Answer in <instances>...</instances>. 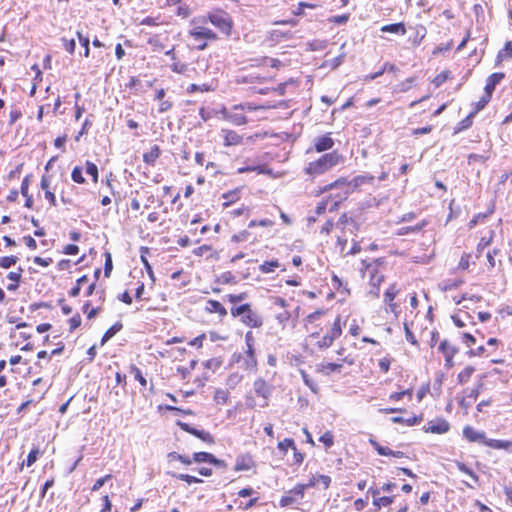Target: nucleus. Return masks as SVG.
Wrapping results in <instances>:
<instances>
[{"instance_id":"nucleus-1","label":"nucleus","mask_w":512,"mask_h":512,"mask_svg":"<svg viewBox=\"0 0 512 512\" xmlns=\"http://www.w3.org/2000/svg\"><path fill=\"white\" fill-rule=\"evenodd\" d=\"M374 180V177L369 174L365 175H358L354 177L351 181H347L345 178H340L336 180L335 182L327 185L324 190H341L339 193L335 195L336 200L334 203L330 206V211H333L337 208L338 204L345 200L349 194L354 192L356 189H358L360 186L364 184H372Z\"/></svg>"},{"instance_id":"nucleus-2","label":"nucleus","mask_w":512,"mask_h":512,"mask_svg":"<svg viewBox=\"0 0 512 512\" xmlns=\"http://www.w3.org/2000/svg\"><path fill=\"white\" fill-rule=\"evenodd\" d=\"M342 161V157L337 152H331L323 155L318 160L310 162L306 168L309 174H323Z\"/></svg>"},{"instance_id":"nucleus-3","label":"nucleus","mask_w":512,"mask_h":512,"mask_svg":"<svg viewBox=\"0 0 512 512\" xmlns=\"http://www.w3.org/2000/svg\"><path fill=\"white\" fill-rule=\"evenodd\" d=\"M188 35L193 38L195 42H198L196 46L198 50H204L209 41H215L217 39L216 33L202 25H194L188 31Z\"/></svg>"},{"instance_id":"nucleus-4","label":"nucleus","mask_w":512,"mask_h":512,"mask_svg":"<svg viewBox=\"0 0 512 512\" xmlns=\"http://www.w3.org/2000/svg\"><path fill=\"white\" fill-rule=\"evenodd\" d=\"M233 316H240L241 321L252 328H257L262 325V318L254 311H252L249 304H243L241 306L231 309Z\"/></svg>"},{"instance_id":"nucleus-5","label":"nucleus","mask_w":512,"mask_h":512,"mask_svg":"<svg viewBox=\"0 0 512 512\" xmlns=\"http://www.w3.org/2000/svg\"><path fill=\"white\" fill-rule=\"evenodd\" d=\"M207 19L225 35L231 34L232 20L227 13L223 11L213 12L208 14Z\"/></svg>"},{"instance_id":"nucleus-6","label":"nucleus","mask_w":512,"mask_h":512,"mask_svg":"<svg viewBox=\"0 0 512 512\" xmlns=\"http://www.w3.org/2000/svg\"><path fill=\"white\" fill-rule=\"evenodd\" d=\"M438 350L444 355L445 357V366L447 368H451L454 365L453 358L455 354L458 352V348L453 346L448 340H443Z\"/></svg>"},{"instance_id":"nucleus-7","label":"nucleus","mask_w":512,"mask_h":512,"mask_svg":"<svg viewBox=\"0 0 512 512\" xmlns=\"http://www.w3.org/2000/svg\"><path fill=\"white\" fill-rule=\"evenodd\" d=\"M253 387H254L255 393L265 400V402L261 406L262 407L267 406L268 405L267 400L272 393L273 387L270 384H268L265 380H263L262 378L256 379L253 384Z\"/></svg>"},{"instance_id":"nucleus-8","label":"nucleus","mask_w":512,"mask_h":512,"mask_svg":"<svg viewBox=\"0 0 512 512\" xmlns=\"http://www.w3.org/2000/svg\"><path fill=\"white\" fill-rule=\"evenodd\" d=\"M450 428L449 423L445 419H436L430 421L425 427V432L433 434H444L448 432Z\"/></svg>"},{"instance_id":"nucleus-9","label":"nucleus","mask_w":512,"mask_h":512,"mask_svg":"<svg viewBox=\"0 0 512 512\" xmlns=\"http://www.w3.org/2000/svg\"><path fill=\"white\" fill-rule=\"evenodd\" d=\"M463 436L470 442H478L483 443L485 445V441H487L485 433L482 431H477L471 426H465L463 429Z\"/></svg>"},{"instance_id":"nucleus-10","label":"nucleus","mask_w":512,"mask_h":512,"mask_svg":"<svg viewBox=\"0 0 512 512\" xmlns=\"http://www.w3.org/2000/svg\"><path fill=\"white\" fill-rule=\"evenodd\" d=\"M221 113L224 119H226L234 125L240 126L247 123V118L242 113L236 111H228L227 109H223Z\"/></svg>"},{"instance_id":"nucleus-11","label":"nucleus","mask_w":512,"mask_h":512,"mask_svg":"<svg viewBox=\"0 0 512 512\" xmlns=\"http://www.w3.org/2000/svg\"><path fill=\"white\" fill-rule=\"evenodd\" d=\"M252 467H254V461L252 457L248 454H245L237 457L234 469L236 471H248Z\"/></svg>"},{"instance_id":"nucleus-12","label":"nucleus","mask_w":512,"mask_h":512,"mask_svg":"<svg viewBox=\"0 0 512 512\" xmlns=\"http://www.w3.org/2000/svg\"><path fill=\"white\" fill-rule=\"evenodd\" d=\"M334 141L329 135L318 137L315 140V149L317 152L329 150L333 147Z\"/></svg>"},{"instance_id":"nucleus-13","label":"nucleus","mask_w":512,"mask_h":512,"mask_svg":"<svg viewBox=\"0 0 512 512\" xmlns=\"http://www.w3.org/2000/svg\"><path fill=\"white\" fill-rule=\"evenodd\" d=\"M504 78L503 73H493L491 74L485 85V93L492 96V93L495 89V86Z\"/></svg>"},{"instance_id":"nucleus-14","label":"nucleus","mask_w":512,"mask_h":512,"mask_svg":"<svg viewBox=\"0 0 512 512\" xmlns=\"http://www.w3.org/2000/svg\"><path fill=\"white\" fill-rule=\"evenodd\" d=\"M365 265V268L370 273V284L373 287H378L383 281V276L377 274L376 266L373 264H366L365 261L362 262Z\"/></svg>"},{"instance_id":"nucleus-15","label":"nucleus","mask_w":512,"mask_h":512,"mask_svg":"<svg viewBox=\"0 0 512 512\" xmlns=\"http://www.w3.org/2000/svg\"><path fill=\"white\" fill-rule=\"evenodd\" d=\"M223 133L225 146L238 145L242 142V136L233 130H223Z\"/></svg>"},{"instance_id":"nucleus-16","label":"nucleus","mask_w":512,"mask_h":512,"mask_svg":"<svg viewBox=\"0 0 512 512\" xmlns=\"http://www.w3.org/2000/svg\"><path fill=\"white\" fill-rule=\"evenodd\" d=\"M485 445L494 449H504L508 451H512V442L497 440V439H487L485 441Z\"/></svg>"},{"instance_id":"nucleus-17","label":"nucleus","mask_w":512,"mask_h":512,"mask_svg":"<svg viewBox=\"0 0 512 512\" xmlns=\"http://www.w3.org/2000/svg\"><path fill=\"white\" fill-rule=\"evenodd\" d=\"M382 32H388L398 35H405L406 34V27L404 23H394V24H388L384 25L380 29Z\"/></svg>"},{"instance_id":"nucleus-18","label":"nucleus","mask_w":512,"mask_h":512,"mask_svg":"<svg viewBox=\"0 0 512 512\" xmlns=\"http://www.w3.org/2000/svg\"><path fill=\"white\" fill-rule=\"evenodd\" d=\"M184 429L187 432L195 435L196 437H198L199 439H201L202 441H204L206 443H213V437L211 436V434L209 432H206V431H203V430H197L195 428H191L187 424L184 426Z\"/></svg>"},{"instance_id":"nucleus-19","label":"nucleus","mask_w":512,"mask_h":512,"mask_svg":"<svg viewBox=\"0 0 512 512\" xmlns=\"http://www.w3.org/2000/svg\"><path fill=\"white\" fill-rule=\"evenodd\" d=\"M160 156V149L157 145L151 147V149L143 155V160L147 164L153 165L154 162Z\"/></svg>"},{"instance_id":"nucleus-20","label":"nucleus","mask_w":512,"mask_h":512,"mask_svg":"<svg viewBox=\"0 0 512 512\" xmlns=\"http://www.w3.org/2000/svg\"><path fill=\"white\" fill-rule=\"evenodd\" d=\"M206 309L210 313H219L221 316H225L227 314L225 307L216 300H209Z\"/></svg>"},{"instance_id":"nucleus-21","label":"nucleus","mask_w":512,"mask_h":512,"mask_svg":"<svg viewBox=\"0 0 512 512\" xmlns=\"http://www.w3.org/2000/svg\"><path fill=\"white\" fill-rule=\"evenodd\" d=\"M122 324L120 322L115 323L111 326L103 335L101 339V344L104 345L108 340H110L117 332L122 329Z\"/></svg>"},{"instance_id":"nucleus-22","label":"nucleus","mask_w":512,"mask_h":512,"mask_svg":"<svg viewBox=\"0 0 512 512\" xmlns=\"http://www.w3.org/2000/svg\"><path fill=\"white\" fill-rule=\"evenodd\" d=\"M510 58H512V41L506 42L504 48L500 50L497 55L498 62Z\"/></svg>"},{"instance_id":"nucleus-23","label":"nucleus","mask_w":512,"mask_h":512,"mask_svg":"<svg viewBox=\"0 0 512 512\" xmlns=\"http://www.w3.org/2000/svg\"><path fill=\"white\" fill-rule=\"evenodd\" d=\"M170 475L176 479L185 481L187 484H193V483H202L203 480L199 479L195 476H191L188 474H180V473H170Z\"/></svg>"},{"instance_id":"nucleus-24","label":"nucleus","mask_w":512,"mask_h":512,"mask_svg":"<svg viewBox=\"0 0 512 512\" xmlns=\"http://www.w3.org/2000/svg\"><path fill=\"white\" fill-rule=\"evenodd\" d=\"M280 266L277 260L266 261L260 265L259 269L262 273L268 274L273 272L276 268Z\"/></svg>"},{"instance_id":"nucleus-25","label":"nucleus","mask_w":512,"mask_h":512,"mask_svg":"<svg viewBox=\"0 0 512 512\" xmlns=\"http://www.w3.org/2000/svg\"><path fill=\"white\" fill-rule=\"evenodd\" d=\"M341 364L336 363H324L319 365V371L325 373L326 375H329L332 372L339 371L341 369Z\"/></svg>"},{"instance_id":"nucleus-26","label":"nucleus","mask_w":512,"mask_h":512,"mask_svg":"<svg viewBox=\"0 0 512 512\" xmlns=\"http://www.w3.org/2000/svg\"><path fill=\"white\" fill-rule=\"evenodd\" d=\"M247 359L245 361L247 368H255L257 365V360L255 357L254 347L247 348L246 350Z\"/></svg>"},{"instance_id":"nucleus-27","label":"nucleus","mask_w":512,"mask_h":512,"mask_svg":"<svg viewBox=\"0 0 512 512\" xmlns=\"http://www.w3.org/2000/svg\"><path fill=\"white\" fill-rule=\"evenodd\" d=\"M310 486H313V483L298 484L292 490H290V494H293L299 501L303 498L305 489Z\"/></svg>"},{"instance_id":"nucleus-28","label":"nucleus","mask_w":512,"mask_h":512,"mask_svg":"<svg viewBox=\"0 0 512 512\" xmlns=\"http://www.w3.org/2000/svg\"><path fill=\"white\" fill-rule=\"evenodd\" d=\"M211 460H214V456L207 452H197L193 455V461L202 463V462H208L210 463Z\"/></svg>"},{"instance_id":"nucleus-29","label":"nucleus","mask_w":512,"mask_h":512,"mask_svg":"<svg viewBox=\"0 0 512 512\" xmlns=\"http://www.w3.org/2000/svg\"><path fill=\"white\" fill-rule=\"evenodd\" d=\"M342 333V330H341V326H340V317L338 316L331 328V330L329 331V333H327L329 335V337H331L333 340L337 339Z\"/></svg>"},{"instance_id":"nucleus-30","label":"nucleus","mask_w":512,"mask_h":512,"mask_svg":"<svg viewBox=\"0 0 512 512\" xmlns=\"http://www.w3.org/2000/svg\"><path fill=\"white\" fill-rule=\"evenodd\" d=\"M394 501V497H388V496H383V497H378V498H375L373 500V504L378 507V508H381V507H387L389 505H391Z\"/></svg>"},{"instance_id":"nucleus-31","label":"nucleus","mask_w":512,"mask_h":512,"mask_svg":"<svg viewBox=\"0 0 512 512\" xmlns=\"http://www.w3.org/2000/svg\"><path fill=\"white\" fill-rule=\"evenodd\" d=\"M223 199L226 201L223 203L224 207H228L231 203L237 201L239 199V194L237 190L230 191L228 193H224L222 195Z\"/></svg>"},{"instance_id":"nucleus-32","label":"nucleus","mask_w":512,"mask_h":512,"mask_svg":"<svg viewBox=\"0 0 512 512\" xmlns=\"http://www.w3.org/2000/svg\"><path fill=\"white\" fill-rule=\"evenodd\" d=\"M299 501L298 499L293 495L290 494V491H288L280 500V505L282 507L290 506L293 504H297Z\"/></svg>"},{"instance_id":"nucleus-33","label":"nucleus","mask_w":512,"mask_h":512,"mask_svg":"<svg viewBox=\"0 0 512 512\" xmlns=\"http://www.w3.org/2000/svg\"><path fill=\"white\" fill-rule=\"evenodd\" d=\"M18 261L16 256H5L0 258V267L8 269L15 265Z\"/></svg>"},{"instance_id":"nucleus-34","label":"nucleus","mask_w":512,"mask_h":512,"mask_svg":"<svg viewBox=\"0 0 512 512\" xmlns=\"http://www.w3.org/2000/svg\"><path fill=\"white\" fill-rule=\"evenodd\" d=\"M398 293L395 285H391L384 294V302L391 303L394 302V299Z\"/></svg>"},{"instance_id":"nucleus-35","label":"nucleus","mask_w":512,"mask_h":512,"mask_svg":"<svg viewBox=\"0 0 512 512\" xmlns=\"http://www.w3.org/2000/svg\"><path fill=\"white\" fill-rule=\"evenodd\" d=\"M86 173L92 177L94 182H97V180H98V168H97V166L94 163H92L90 161L86 162Z\"/></svg>"},{"instance_id":"nucleus-36","label":"nucleus","mask_w":512,"mask_h":512,"mask_svg":"<svg viewBox=\"0 0 512 512\" xmlns=\"http://www.w3.org/2000/svg\"><path fill=\"white\" fill-rule=\"evenodd\" d=\"M474 372V368L471 366L466 367L463 371L458 374V380L460 383H465L469 380Z\"/></svg>"},{"instance_id":"nucleus-37","label":"nucleus","mask_w":512,"mask_h":512,"mask_svg":"<svg viewBox=\"0 0 512 512\" xmlns=\"http://www.w3.org/2000/svg\"><path fill=\"white\" fill-rule=\"evenodd\" d=\"M71 178L74 182L82 184L85 182V178L83 176L82 168L75 167L71 173Z\"/></svg>"},{"instance_id":"nucleus-38","label":"nucleus","mask_w":512,"mask_h":512,"mask_svg":"<svg viewBox=\"0 0 512 512\" xmlns=\"http://www.w3.org/2000/svg\"><path fill=\"white\" fill-rule=\"evenodd\" d=\"M77 37L79 39V42L80 44L83 46L84 48V56L85 57H88L89 56V53H90V49H89V43H90V40L88 37H85L83 36L80 32H77Z\"/></svg>"},{"instance_id":"nucleus-39","label":"nucleus","mask_w":512,"mask_h":512,"mask_svg":"<svg viewBox=\"0 0 512 512\" xmlns=\"http://www.w3.org/2000/svg\"><path fill=\"white\" fill-rule=\"evenodd\" d=\"M491 96L488 94H484L480 100L476 103L475 110L473 111L475 114H477L480 110H482L490 101Z\"/></svg>"},{"instance_id":"nucleus-40","label":"nucleus","mask_w":512,"mask_h":512,"mask_svg":"<svg viewBox=\"0 0 512 512\" xmlns=\"http://www.w3.org/2000/svg\"><path fill=\"white\" fill-rule=\"evenodd\" d=\"M131 372L134 374V377L135 379L142 385V386H146L147 385V381L146 379L143 377L140 369L138 367H136L135 365H132L131 366Z\"/></svg>"},{"instance_id":"nucleus-41","label":"nucleus","mask_w":512,"mask_h":512,"mask_svg":"<svg viewBox=\"0 0 512 512\" xmlns=\"http://www.w3.org/2000/svg\"><path fill=\"white\" fill-rule=\"evenodd\" d=\"M373 446L375 447L376 451L379 455L382 456H392L393 450H391L388 447L381 446L377 442L372 441Z\"/></svg>"},{"instance_id":"nucleus-42","label":"nucleus","mask_w":512,"mask_h":512,"mask_svg":"<svg viewBox=\"0 0 512 512\" xmlns=\"http://www.w3.org/2000/svg\"><path fill=\"white\" fill-rule=\"evenodd\" d=\"M425 36H426V28L424 26L417 27L416 37H415L413 43L415 45H419L421 43V41L425 38Z\"/></svg>"},{"instance_id":"nucleus-43","label":"nucleus","mask_w":512,"mask_h":512,"mask_svg":"<svg viewBox=\"0 0 512 512\" xmlns=\"http://www.w3.org/2000/svg\"><path fill=\"white\" fill-rule=\"evenodd\" d=\"M456 465H457L458 469H459L461 472H463V473L467 474L468 476H470V477H471L473 480H475V481H477V480H478V478H477V476L475 475V473H474V472H473L469 467H467L464 463L457 462V463H456Z\"/></svg>"},{"instance_id":"nucleus-44","label":"nucleus","mask_w":512,"mask_h":512,"mask_svg":"<svg viewBox=\"0 0 512 512\" xmlns=\"http://www.w3.org/2000/svg\"><path fill=\"white\" fill-rule=\"evenodd\" d=\"M289 448H294V441L292 439L286 438L278 443V449L284 453H286Z\"/></svg>"},{"instance_id":"nucleus-45","label":"nucleus","mask_w":512,"mask_h":512,"mask_svg":"<svg viewBox=\"0 0 512 512\" xmlns=\"http://www.w3.org/2000/svg\"><path fill=\"white\" fill-rule=\"evenodd\" d=\"M249 237V232L246 230L240 231L237 234H234L231 240L235 243L246 241Z\"/></svg>"},{"instance_id":"nucleus-46","label":"nucleus","mask_w":512,"mask_h":512,"mask_svg":"<svg viewBox=\"0 0 512 512\" xmlns=\"http://www.w3.org/2000/svg\"><path fill=\"white\" fill-rule=\"evenodd\" d=\"M111 477L112 476L110 474H107L104 477L97 479L92 486V491H98Z\"/></svg>"},{"instance_id":"nucleus-47","label":"nucleus","mask_w":512,"mask_h":512,"mask_svg":"<svg viewBox=\"0 0 512 512\" xmlns=\"http://www.w3.org/2000/svg\"><path fill=\"white\" fill-rule=\"evenodd\" d=\"M38 454H39V450L38 449L31 450L30 453L27 456L26 465L27 466H32L36 462Z\"/></svg>"},{"instance_id":"nucleus-48","label":"nucleus","mask_w":512,"mask_h":512,"mask_svg":"<svg viewBox=\"0 0 512 512\" xmlns=\"http://www.w3.org/2000/svg\"><path fill=\"white\" fill-rule=\"evenodd\" d=\"M326 447L333 445V435L330 432L324 433L319 439Z\"/></svg>"},{"instance_id":"nucleus-49","label":"nucleus","mask_w":512,"mask_h":512,"mask_svg":"<svg viewBox=\"0 0 512 512\" xmlns=\"http://www.w3.org/2000/svg\"><path fill=\"white\" fill-rule=\"evenodd\" d=\"M404 395H408L409 397L412 396V390L408 389V390H404V391H401V392H395V393H392L390 395V399L391 400H394V401H398L400 400Z\"/></svg>"},{"instance_id":"nucleus-50","label":"nucleus","mask_w":512,"mask_h":512,"mask_svg":"<svg viewBox=\"0 0 512 512\" xmlns=\"http://www.w3.org/2000/svg\"><path fill=\"white\" fill-rule=\"evenodd\" d=\"M89 306H90L89 302L85 303L84 306H83V310H84L85 313H87V318L88 319H92V318H94L98 314V310L99 309L98 308H91L90 310H88Z\"/></svg>"},{"instance_id":"nucleus-51","label":"nucleus","mask_w":512,"mask_h":512,"mask_svg":"<svg viewBox=\"0 0 512 512\" xmlns=\"http://www.w3.org/2000/svg\"><path fill=\"white\" fill-rule=\"evenodd\" d=\"M333 339L331 337H329L328 334H326L325 336L322 337V339L318 342V346L320 348H328L332 345L333 343Z\"/></svg>"},{"instance_id":"nucleus-52","label":"nucleus","mask_w":512,"mask_h":512,"mask_svg":"<svg viewBox=\"0 0 512 512\" xmlns=\"http://www.w3.org/2000/svg\"><path fill=\"white\" fill-rule=\"evenodd\" d=\"M214 398L218 402L225 403L227 398H228V393L226 391H224V390L218 389V390L215 391Z\"/></svg>"},{"instance_id":"nucleus-53","label":"nucleus","mask_w":512,"mask_h":512,"mask_svg":"<svg viewBox=\"0 0 512 512\" xmlns=\"http://www.w3.org/2000/svg\"><path fill=\"white\" fill-rule=\"evenodd\" d=\"M404 329H405L406 340L408 342H410L411 344L416 345L417 340H416L415 336L413 335V333L411 332V330L409 329L407 323L404 324Z\"/></svg>"},{"instance_id":"nucleus-54","label":"nucleus","mask_w":512,"mask_h":512,"mask_svg":"<svg viewBox=\"0 0 512 512\" xmlns=\"http://www.w3.org/2000/svg\"><path fill=\"white\" fill-rule=\"evenodd\" d=\"M475 116V113L472 111L464 120L460 122L461 127L459 130L466 129L471 126L472 118Z\"/></svg>"},{"instance_id":"nucleus-55","label":"nucleus","mask_w":512,"mask_h":512,"mask_svg":"<svg viewBox=\"0 0 512 512\" xmlns=\"http://www.w3.org/2000/svg\"><path fill=\"white\" fill-rule=\"evenodd\" d=\"M69 324H70V330H74L76 328H78L80 325H81V317L79 314L73 316L70 320H69Z\"/></svg>"},{"instance_id":"nucleus-56","label":"nucleus","mask_w":512,"mask_h":512,"mask_svg":"<svg viewBox=\"0 0 512 512\" xmlns=\"http://www.w3.org/2000/svg\"><path fill=\"white\" fill-rule=\"evenodd\" d=\"M451 48H452V42H449L445 45H439L433 50L432 54L437 55L439 53L449 51Z\"/></svg>"},{"instance_id":"nucleus-57","label":"nucleus","mask_w":512,"mask_h":512,"mask_svg":"<svg viewBox=\"0 0 512 512\" xmlns=\"http://www.w3.org/2000/svg\"><path fill=\"white\" fill-rule=\"evenodd\" d=\"M186 68H187L186 64L179 63V62H174L171 65L172 71H174L176 73H184Z\"/></svg>"},{"instance_id":"nucleus-58","label":"nucleus","mask_w":512,"mask_h":512,"mask_svg":"<svg viewBox=\"0 0 512 512\" xmlns=\"http://www.w3.org/2000/svg\"><path fill=\"white\" fill-rule=\"evenodd\" d=\"M492 235L489 238L483 237L477 246V252L480 253L483 249H485L491 242Z\"/></svg>"},{"instance_id":"nucleus-59","label":"nucleus","mask_w":512,"mask_h":512,"mask_svg":"<svg viewBox=\"0 0 512 512\" xmlns=\"http://www.w3.org/2000/svg\"><path fill=\"white\" fill-rule=\"evenodd\" d=\"M111 270H112V259H111V255L109 253H107L106 261H105V268H104L105 276H109Z\"/></svg>"},{"instance_id":"nucleus-60","label":"nucleus","mask_w":512,"mask_h":512,"mask_svg":"<svg viewBox=\"0 0 512 512\" xmlns=\"http://www.w3.org/2000/svg\"><path fill=\"white\" fill-rule=\"evenodd\" d=\"M79 252V248L77 245L69 244L65 246L64 253L68 255H76Z\"/></svg>"},{"instance_id":"nucleus-61","label":"nucleus","mask_w":512,"mask_h":512,"mask_svg":"<svg viewBox=\"0 0 512 512\" xmlns=\"http://www.w3.org/2000/svg\"><path fill=\"white\" fill-rule=\"evenodd\" d=\"M211 247L208 245H202L194 249L193 253L196 256H203L206 252L210 251Z\"/></svg>"},{"instance_id":"nucleus-62","label":"nucleus","mask_w":512,"mask_h":512,"mask_svg":"<svg viewBox=\"0 0 512 512\" xmlns=\"http://www.w3.org/2000/svg\"><path fill=\"white\" fill-rule=\"evenodd\" d=\"M323 310H316L315 312L309 314L307 316V321L312 323L314 321H316L317 319H319L322 315H323Z\"/></svg>"},{"instance_id":"nucleus-63","label":"nucleus","mask_w":512,"mask_h":512,"mask_svg":"<svg viewBox=\"0 0 512 512\" xmlns=\"http://www.w3.org/2000/svg\"><path fill=\"white\" fill-rule=\"evenodd\" d=\"M379 367L384 373L388 372L390 368V360L387 358L381 359L379 361Z\"/></svg>"},{"instance_id":"nucleus-64","label":"nucleus","mask_w":512,"mask_h":512,"mask_svg":"<svg viewBox=\"0 0 512 512\" xmlns=\"http://www.w3.org/2000/svg\"><path fill=\"white\" fill-rule=\"evenodd\" d=\"M318 482L321 483L325 489H327L331 483V478L327 475H320L318 477Z\"/></svg>"}]
</instances>
